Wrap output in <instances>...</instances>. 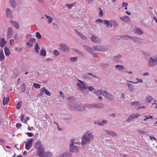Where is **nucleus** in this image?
I'll return each instance as SVG.
<instances>
[{"mask_svg": "<svg viewBox=\"0 0 157 157\" xmlns=\"http://www.w3.org/2000/svg\"><path fill=\"white\" fill-rule=\"evenodd\" d=\"M94 138V136L92 132L90 130L86 131L82 137V145L84 146L87 144H89Z\"/></svg>", "mask_w": 157, "mask_h": 157, "instance_id": "f257e3e1", "label": "nucleus"}, {"mask_svg": "<svg viewBox=\"0 0 157 157\" xmlns=\"http://www.w3.org/2000/svg\"><path fill=\"white\" fill-rule=\"evenodd\" d=\"M107 121L106 120H103L101 122L95 121L94 123L95 124L99 125L101 126H103L107 123Z\"/></svg>", "mask_w": 157, "mask_h": 157, "instance_id": "dca6fc26", "label": "nucleus"}, {"mask_svg": "<svg viewBox=\"0 0 157 157\" xmlns=\"http://www.w3.org/2000/svg\"><path fill=\"white\" fill-rule=\"evenodd\" d=\"M115 68L117 70L123 72H124L123 71L125 69V67L123 65L120 64H117L115 66Z\"/></svg>", "mask_w": 157, "mask_h": 157, "instance_id": "2eb2a0df", "label": "nucleus"}, {"mask_svg": "<svg viewBox=\"0 0 157 157\" xmlns=\"http://www.w3.org/2000/svg\"><path fill=\"white\" fill-rule=\"evenodd\" d=\"M4 51L5 55L6 56H9L10 54L9 49L6 47L4 48Z\"/></svg>", "mask_w": 157, "mask_h": 157, "instance_id": "f704fd0d", "label": "nucleus"}, {"mask_svg": "<svg viewBox=\"0 0 157 157\" xmlns=\"http://www.w3.org/2000/svg\"><path fill=\"white\" fill-rule=\"evenodd\" d=\"M33 85L34 87L37 89L40 88L41 87L40 85L38 83H34Z\"/></svg>", "mask_w": 157, "mask_h": 157, "instance_id": "09e8293b", "label": "nucleus"}, {"mask_svg": "<svg viewBox=\"0 0 157 157\" xmlns=\"http://www.w3.org/2000/svg\"><path fill=\"white\" fill-rule=\"evenodd\" d=\"M131 105H134L136 106H139L141 105V103L139 102L134 101L130 103Z\"/></svg>", "mask_w": 157, "mask_h": 157, "instance_id": "2f4dec72", "label": "nucleus"}, {"mask_svg": "<svg viewBox=\"0 0 157 157\" xmlns=\"http://www.w3.org/2000/svg\"><path fill=\"white\" fill-rule=\"evenodd\" d=\"M149 138L152 141L153 140H154L155 141L156 140V138L155 137L150 136Z\"/></svg>", "mask_w": 157, "mask_h": 157, "instance_id": "e2e57ef3", "label": "nucleus"}, {"mask_svg": "<svg viewBox=\"0 0 157 157\" xmlns=\"http://www.w3.org/2000/svg\"><path fill=\"white\" fill-rule=\"evenodd\" d=\"M86 104L84 105L83 106H82L81 105V107L80 109V111H85L86 110Z\"/></svg>", "mask_w": 157, "mask_h": 157, "instance_id": "de8ad7c7", "label": "nucleus"}, {"mask_svg": "<svg viewBox=\"0 0 157 157\" xmlns=\"http://www.w3.org/2000/svg\"><path fill=\"white\" fill-rule=\"evenodd\" d=\"M94 105L95 108L98 109L102 108L104 106V104L101 103L94 104Z\"/></svg>", "mask_w": 157, "mask_h": 157, "instance_id": "393cba45", "label": "nucleus"}, {"mask_svg": "<svg viewBox=\"0 0 157 157\" xmlns=\"http://www.w3.org/2000/svg\"><path fill=\"white\" fill-rule=\"evenodd\" d=\"M84 47L85 49L88 52L90 53H92V50H93L92 48H89L88 46H84Z\"/></svg>", "mask_w": 157, "mask_h": 157, "instance_id": "ea45409f", "label": "nucleus"}, {"mask_svg": "<svg viewBox=\"0 0 157 157\" xmlns=\"http://www.w3.org/2000/svg\"><path fill=\"white\" fill-rule=\"evenodd\" d=\"M10 3L11 6L13 7L16 6V3L14 0H10Z\"/></svg>", "mask_w": 157, "mask_h": 157, "instance_id": "3c124183", "label": "nucleus"}, {"mask_svg": "<svg viewBox=\"0 0 157 157\" xmlns=\"http://www.w3.org/2000/svg\"><path fill=\"white\" fill-rule=\"evenodd\" d=\"M52 154L49 151H47L44 152L43 156L41 157H52Z\"/></svg>", "mask_w": 157, "mask_h": 157, "instance_id": "c85d7f7f", "label": "nucleus"}, {"mask_svg": "<svg viewBox=\"0 0 157 157\" xmlns=\"http://www.w3.org/2000/svg\"><path fill=\"white\" fill-rule=\"evenodd\" d=\"M136 80H137V81L136 82H132V81H128V80H127L126 81L127 82H131V83H134V84H137V83H139V82H143V80L141 79H139L138 78H136Z\"/></svg>", "mask_w": 157, "mask_h": 157, "instance_id": "4c0bfd02", "label": "nucleus"}, {"mask_svg": "<svg viewBox=\"0 0 157 157\" xmlns=\"http://www.w3.org/2000/svg\"><path fill=\"white\" fill-rule=\"evenodd\" d=\"M41 90L44 92L47 95L49 96L50 95V92L48 90H47L45 88H41Z\"/></svg>", "mask_w": 157, "mask_h": 157, "instance_id": "58836bf2", "label": "nucleus"}, {"mask_svg": "<svg viewBox=\"0 0 157 157\" xmlns=\"http://www.w3.org/2000/svg\"><path fill=\"white\" fill-rule=\"evenodd\" d=\"M16 127L18 128H20L21 127V124L20 123H17L16 124Z\"/></svg>", "mask_w": 157, "mask_h": 157, "instance_id": "680f3d73", "label": "nucleus"}, {"mask_svg": "<svg viewBox=\"0 0 157 157\" xmlns=\"http://www.w3.org/2000/svg\"><path fill=\"white\" fill-rule=\"evenodd\" d=\"M157 64V57L154 56L150 57L148 65L150 67H153Z\"/></svg>", "mask_w": 157, "mask_h": 157, "instance_id": "423d86ee", "label": "nucleus"}, {"mask_svg": "<svg viewBox=\"0 0 157 157\" xmlns=\"http://www.w3.org/2000/svg\"><path fill=\"white\" fill-rule=\"evenodd\" d=\"M40 54L41 56H45L46 55V51L44 49H42L40 52Z\"/></svg>", "mask_w": 157, "mask_h": 157, "instance_id": "37998d69", "label": "nucleus"}, {"mask_svg": "<svg viewBox=\"0 0 157 157\" xmlns=\"http://www.w3.org/2000/svg\"><path fill=\"white\" fill-rule=\"evenodd\" d=\"M37 152V154H39V156L40 157H42L45 152L44 148L38 149Z\"/></svg>", "mask_w": 157, "mask_h": 157, "instance_id": "a211bd4d", "label": "nucleus"}, {"mask_svg": "<svg viewBox=\"0 0 157 157\" xmlns=\"http://www.w3.org/2000/svg\"><path fill=\"white\" fill-rule=\"evenodd\" d=\"M96 22H98L99 23H101V22H103V21L101 19H98L96 20Z\"/></svg>", "mask_w": 157, "mask_h": 157, "instance_id": "69168bd1", "label": "nucleus"}, {"mask_svg": "<svg viewBox=\"0 0 157 157\" xmlns=\"http://www.w3.org/2000/svg\"><path fill=\"white\" fill-rule=\"evenodd\" d=\"M103 96L110 101L113 100V95L112 94L108 92L105 90H103Z\"/></svg>", "mask_w": 157, "mask_h": 157, "instance_id": "0eeeda50", "label": "nucleus"}, {"mask_svg": "<svg viewBox=\"0 0 157 157\" xmlns=\"http://www.w3.org/2000/svg\"><path fill=\"white\" fill-rule=\"evenodd\" d=\"M109 135L112 137H116L117 135V133L114 131H110Z\"/></svg>", "mask_w": 157, "mask_h": 157, "instance_id": "c03bdc74", "label": "nucleus"}, {"mask_svg": "<svg viewBox=\"0 0 157 157\" xmlns=\"http://www.w3.org/2000/svg\"><path fill=\"white\" fill-rule=\"evenodd\" d=\"M133 31L135 33L138 35H140L143 33V31L142 29L139 28L135 29Z\"/></svg>", "mask_w": 157, "mask_h": 157, "instance_id": "aec40b11", "label": "nucleus"}, {"mask_svg": "<svg viewBox=\"0 0 157 157\" xmlns=\"http://www.w3.org/2000/svg\"><path fill=\"white\" fill-rule=\"evenodd\" d=\"M94 93L97 95H100L102 94L103 95V91L101 90H97L94 91Z\"/></svg>", "mask_w": 157, "mask_h": 157, "instance_id": "e433bc0d", "label": "nucleus"}, {"mask_svg": "<svg viewBox=\"0 0 157 157\" xmlns=\"http://www.w3.org/2000/svg\"><path fill=\"white\" fill-rule=\"evenodd\" d=\"M98 9L100 11L99 13V15L100 16H102L103 15V11L101 10V8H98Z\"/></svg>", "mask_w": 157, "mask_h": 157, "instance_id": "4d7b16f0", "label": "nucleus"}, {"mask_svg": "<svg viewBox=\"0 0 157 157\" xmlns=\"http://www.w3.org/2000/svg\"><path fill=\"white\" fill-rule=\"evenodd\" d=\"M138 132V133L139 134H143V135H145L146 133H147V132L144 131V130H137Z\"/></svg>", "mask_w": 157, "mask_h": 157, "instance_id": "a18cd8bd", "label": "nucleus"}, {"mask_svg": "<svg viewBox=\"0 0 157 157\" xmlns=\"http://www.w3.org/2000/svg\"><path fill=\"white\" fill-rule=\"evenodd\" d=\"M120 19L125 22H129L130 21L129 17L127 16H125L123 17H120Z\"/></svg>", "mask_w": 157, "mask_h": 157, "instance_id": "412c9836", "label": "nucleus"}, {"mask_svg": "<svg viewBox=\"0 0 157 157\" xmlns=\"http://www.w3.org/2000/svg\"><path fill=\"white\" fill-rule=\"evenodd\" d=\"M81 107V104H77L73 106V109H75L78 110V111H80V109Z\"/></svg>", "mask_w": 157, "mask_h": 157, "instance_id": "a19ab883", "label": "nucleus"}, {"mask_svg": "<svg viewBox=\"0 0 157 157\" xmlns=\"http://www.w3.org/2000/svg\"><path fill=\"white\" fill-rule=\"evenodd\" d=\"M70 60L72 62H75L78 59L77 57H71L70 58Z\"/></svg>", "mask_w": 157, "mask_h": 157, "instance_id": "603ef678", "label": "nucleus"}, {"mask_svg": "<svg viewBox=\"0 0 157 157\" xmlns=\"http://www.w3.org/2000/svg\"><path fill=\"white\" fill-rule=\"evenodd\" d=\"M93 50L98 52H105L108 50V48L106 46L98 45L93 46L92 48Z\"/></svg>", "mask_w": 157, "mask_h": 157, "instance_id": "39448f33", "label": "nucleus"}, {"mask_svg": "<svg viewBox=\"0 0 157 157\" xmlns=\"http://www.w3.org/2000/svg\"><path fill=\"white\" fill-rule=\"evenodd\" d=\"M34 49L35 51L37 52H38L40 50V48L38 45V43H36L35 45L34 46Z\"/></svg>", "mask_w": 157, "mask_h": 157, "instance_id": "79ce46f5", "label": "nucleus"}, {"mask_svg": "<svg viewBox=\"0 0 157 157\" xmlns=\"http://www.w3.org/2000/svg\"><path fill=\"white\" fill-rule=\"evenodd\" d=\"M127 86L129 90L130 91H132L134 89V86L132 84L127 83Z\"/></svg>", "mask_w": 157, "mask_h": 157, "instance_id": "5701e85b", "label": "nucleus"}, {"mask_svg": "<svg viewBox=\"0 0 157 157\" xmlns=\"http://www.w3.org/2000/svg\"><path fill=\"white\" fill-rule=\"evenodd\" d=\"M59 157H71V155L69 153H65L61 154Z\"/></svg>", "mask_w": 157, "mask_h": 157, "instance_id": "7c9ffc66", "label": "nucleus"}, {"mask_svg": "<svg viewBox=\"0 0 157 157\" xmlns=\"http://www.w3.org/2000/svg\"><path fill=\"white\" fill-rule=\"evenodd\" d=\"M13 34V31L11 28L9 27L8 29V34L7 37L9 38H11Z\"/></svg>", "mask_w": 157, "mask_h": 157, "instance_id": "6ab92c4d", "label": "nucleus"}, {"mask_svg": "<svg viewBox=\"0 0 157 157\" xmlns=\"http://www.w3.org/2000/svg\"><path fill=\"white\" fill-rule=\"evenodd\" d=\"M33 139H30L26 143L25 146V148L28 150L32 147L33 141Z\"/></svg>", "mask_w": 157, "mask_h": 157, "instance_id": "1a4fd4ad", "label": "nucleus"}, {"mask_svg": "<svg viewBox=\"0 0 157 157\" xmlns=\"http://www.w3.org/2000/svg\"><path fill=\"white\" fill-rule=\"evenodd\" d=\"M86 108H88L89 109H91L93 108H95L94 104H86Z\"/></svg>", "mask_w": 157, "mask_h": 157, "instance_id": "c9c22d12", "label": "nucleus"}, {"mask_svg": "<svg viewBox=\"0 0 157 157\" xmlns=\"http://www.w3.org/2000/svg\"><path fill=\"white\" fill-rule=\"evenodd\" d=\"M45 16L48 19V22L49 24L51 23L53 21V18L50 16L47 15H45Z\"/></svg>", "mask_w": 157, "mask_h": 157, "instance_id": "473e14b6", "label": "nucleus"}, {"mask_svg": "<svg viewBox=\"0 0 157 157\" xmlns=\"http://www.w3.org/2000/svg\"><path fill=\"white\" fill-rule=\"evenodd\" d=\"M26 134L28 135L29 137H31L33 136H34V134L31 132H27L26 133Z\"/></svg>", "mask_w": 157, "mask_h": 157, "instance_id": "052dcab7", "label": "nucleus"}, {"mask_svg": "<svg viewBox=\"0 0 157 157\" xmlns=\"http://www.w3.org/2000/svg\"><path fill=\"white\" fill-rule=\"evenodd\" d=\"M10 23L11 24L14 26L17 29H19V25L17 22L13 21H11Z\"/></svg>", "mask_w": 157, "mask_h": 157, "instance_id": "bb28decb", "label": "nucleus"}, {"mask_svg": "<svg viewBox=\"0 0 157 157\" xmlns=\"http://www.w3.org/2000/svg\"><path fill=\"white\" fill-rule=\"evenodd\" d=\"M75 140L74 139H72L70 140V150L72 152H77L78 151V148L77 146L75 145L74 144H78V143L76 142L75 143Z\"/></svg>", "mask_w": 157, "mask_h": 157, "instance_id": "f03ea898", "label": "nucleus"}, {"mask_svg": "<svg viewBox=\"0 0 157 157\" xmlns=\"http://www.w3.org/2000/svg\"><path fill=\"white\" fill-rule=\"evenodd\" d=\"M121 58V55L119 54L117 56H115L113 58V59L115 62H117L120 61Z\"/></svg>", "mask_w": 157, "mask_h": 157, "instance_id": "cd10ccee", "label": "nucleus"}, {"mask_svg": "<svg viewBox=\"0 0 157 157\" xmlns=\"http://www.w3.org/2000/svg\"><path fill=\"white\" fill-rule=\"evenodd\" d=\"M90 53L92 55L93 57H94V58H98V55H97V54L94 53L92 51V53Z\"/></svg>", "mask_w": 157, "mask_h": 157, "instance_id": "bf43d9fd", "label": "nucleus"}, {"mask_svg": "<svg viewBox=\"0 0 157 157\" xmlns=\"http://www.w3.org/2000/svg\"><path fill=\"white\" fill-rule=\"evenodd\" d=\"M93 75L91 73H87L82 76V78L84 79L91 80L93 78Z\"/></svg>", "mask_w": 157, "mask_h": 157, "instance_id": "4468645a", "label": "nucleus"}, {"mask_svg": "<svg viewBox=\"0 0 157 157\" xmlns=\"http://www.w3.org/2000/svg\"><path fill=\"white\" fill-rule=\"evenodd\" d=\"M36 40L34 38H31L30 39L29 41L26 43V44L29 47L32 48L33 46V43L35 42Z\"/></svg>", "mask_w": 157, "mask_h": 157, "instance_id": "f8f14e48", "label": "nucleus"}, {"mask_svg": "<svg viewBox=\"0 0 157 157\" xmlns=\"http://www.w3.org/2000/svg\"><path fill=\"white\" fill-rule=\"evenodd\" d=\"M60 96L64 98V96L63 92L62 91H60L59 93Z\"/></svg>", "mask_w": 157, "mask_h": 157, "instance_id": "774afa93", "label": "nucleus"}, {"mask_svg": "<svg viewBox=\"0 0 157 157\" xmlns=\"http://www.w3.org/2000/svg\"><path fill=\"white\" fill-rule=\"evenodd\" d=\"M132 36H128V35H124L123 36L122 38L124 39L128 40V39H132Z\"/></svg>", "mask_w": 157, "mask_h": 157, "instance_id": "49530a36", "label": "nucleus"}, {"mask_svg": "<svg viewBox=\"0 0 157 157\" xmlns=\"http://www.w3.org/2000/svg\"><path fill=\"white\" fill-rule=\"evenodd\" d=\"M145 101L146 103H147L151 102L153 101L155 102H156V100L150 96H148L146 97L145 98Z\"/></svg>", "mask_w": 157, "mask_h": 157, "instance_id": "9d476101", "label": "nucleus"}, {"mask_svg": "<svg viewBox=\"0 0 157 157\" xmlns=\"http://www.w3.org/2000/svg\"><path fill=\"white\" fill-rule=\"evenodd\" d=\"M6 16L7 17L11 18L12 17L11 10L9 8H7L6 10Z\"/></svg>", "mask_w": 157, "mask_h": 157, "instance_id": "b1692460", "label": "nucleus"}, {"mask_svg": "<svg viewBox=\"0 0 157 157\" xmlns=\"http://www.w3.org/2000/svg\"><path fill=\"white\" fill-rule=\"evenodd\" d=\"M91 40L95 43H98L101 42V39L95 35H93L91 38Z\"/></svg>", "mask_w": 157, "mask_h": 157, "instance_id": "9b49d317", "label": "nucleus"}, {"mask_svg": "<svg viewBox=\"0 0 157 157\" xmlns=\"http://www.w3.org/2000/svg\"><path fill=\"white\" fill-rule=\"evenodd\" d=\"M153 117L152 116H150L149 115L144 116V117H146V119H151L153 118Z\"/></svg>", "mask_w": 157, "mask_h": 157, "instance_id": "5fc2aeb1", "label": "nucleus"}, {"mask_svg": "<svg viewBox=\"0 0 157 157\" xmlns=\"http://www.w3.org/2000/svg\"><path fill=\"white\" fill-rule=\"evenodd\" d=\"M36 37L38 39H40L41 38V36L40 33L38 32H36Z\"/></svg>", "mask_w": 157, "mask_h": 157, "instance_id": "864d4df0", "label": "nucleus"}, {"mask_svg": "<svg viewBox=\"0 0 157 157\" xmlns=\"http://www.w3.org/2000/svg\"><path fill=\"white\" fill-rule=\"evenodd\" d=\"M75 31L76 33L83 40H85L86 39V37L83 35V34L79 32L76 30H75Z\"/></svg>", "mask_w": 157, "mask_h": 157, "instance_id": "a878e982", "label": "nucleus"}, {"mask_svg": "<svg viewBox=\"0 0 157 157\" xmlns=\"http://www.w3.org/2000/svg\"><path fill=\"white\" fill-rule=\"evenodd\" d=\"M60 49L62 51L67 52H69L70 47L64 44H60Z\"/></svg>", "mask_w": 157, "mask_h": 157, "instance_id": "6e6552de", "label": "nucleus"}, {"mask_svg": "<svg viewBox=\"0 0 157 157\" xmlns=\"http://www.w3.org/2000/svg\"><path fill=\"white\" fill-rule=\"evenodd\" d=\"M103 22H104V24L106 25V26L107 27H110L111 28L112 27L113 25L116 26L118 25L117 21L115 20H110V21H108L107 20H104L103 21Z\"/></svg>", "mask_w": 157, "mask_h": 157, "instance_id": "20e7f679", "label": "nucleus"}, {"mask_svg": "<svg viewBox=\"0 0 157 157\" xmlns=\"http://www.w3.org/2000/svg\"><path fill=\"white\" fill-rule=\"evenodd\" d=\"M87 88H88L89 90H90L91 91H92L94 89V88H93V87L91 86H89L88 87H87Z\"/></svg>", "mask_w": 157, "mask_h": 157, "instance_id": "13d9d810", "label": "nucleus"}, {"mask_svg": "<svg viewBox=\"0 0 157 157\" xmlns=\"http://www.w3.org/2000/svg\"><path fill=\"white\" fill-rule=\"evenodd\" d=\"M78 80L79 82L77 83V87L82 93H83L84 90L87 88L86 85L79 79H78Z\"/></svg>", "mask_w": 157, "mask_h": 157, "instance_id": "7ed1b4c3", "label": "nucleus"}, {"mask_svg": "<svg viewBox=\"0 0 157 157\" xmlns=\"http://www.w3.org/2000/svg\"><path fill=\"white\" fill-rule=\"evenodd\" d=\"M140 115L137 113H133L131 115L129 116L130 118H131L132 120L134 118H138L140 116Z\"/></svg>", "mask_w": 157, "mask_h": 157, "instance_id": "4be33fe9", "label": "nucleus"}, {"mask_svg": "<svg viewBox=\"0 0 157 157\" xmlns=\"http://www.w3.org/2000/svg\"><path fill=\"white\" fill-rule=\"evenodd\" d=\"M10 100L9 97H4L3 98V104L4 105L7 104Z\"/></svg>", "mask_w": 157, "mask_h": 157, "instance_id": "72a5a7b5", "label": "nucleus"}, {"mask_svg": "<svg viewBox=\"0 0 157 157\" xmlns=\"http://www.w3.org/2000/svg\"><path fill=\"white\" fill-rule=\"evenodd\" d=\"M54 54L55 55H56V56H58L59 55V52H58V51H57L56 50H55L54 51Z\"/></svg>", "mask_w": 157, "mask_h": 157, "instance_id": "338daca9", "label": "nucleus"}, {"mask_svg": "<svg viewBox=\"0 0 157 157\" xmlns=\"http://www.w3.org/2000/svg\"><path fill=\"white\" fill-rule=\"evenodd\" d=\"M21 107V102H19L17 104V109H19Z\"/></svg>", "mask_w": 157, "mask_h": 157, "instance_id": "6e6d98bb", "label": "nucleus"}, {"mask_svg": "<svg viewBox=\"0 0 157 157\" xmlns=\"http://www.w3.org/2000/svg\"><path fill=\"white\" fill-rule=\"evenodd\" d=\"M104 131L106 134L109 135L110 131H109L108 130H104Z\"/></svg>", "mask_w": 157, "mask_h": 157, "instance_id": "0e129e2a", "label": "nucleus"}, {"mask_svg": "<svg viewBox=\"0 0 157 157\" xmlns=\"http://www.w3.org/2000/svg\"><path fill=\"white\" fill-rule=\"evenodd\" d=\"M5 58V56L3 53V51L2 49L0 50V61L3 60Z\"/></svg>", "mask_w": 157, "mask_h": 157, "instance_id": "c756f323", "label": "nucleus"}, {"mask_svg": "<svg viewBox=\"0 0 157 157\" xmlns=\"http://www.w3.org/2000/svg\"><path fill=\"white\" fill-rule=\"evenodd\" d=\"M132 39L133 41L134 42L137 43H140L142 42L141 41V39L140 38L137 37H136L132 36Z\"/></svg>", "mask_w": 157, "mask_h": 157, "instance_id": "f3484780", "label": "nucleus"}, {"mask_svg": "<svg viewBox=\"0 0 157 157\" xmlns=\"http://www.w3.org/2000/svg\"><path fill=\"white\" fill-rule=\"evenodd\" d=\"M76 3V2H75L74 3H73L71 4H67L66 5V6L67 7H68V8L71 9L72 7L74 6Z\"/></svg>", "mask_w": 157, "mask_h": 157, "instance_id": "8fccbe9b", "label": "nucleus"}, {"mask_svg": "<svg viewBox=\"0 0 157 157\" xmlns=\"http://www.w3.org/2000/svg\"><path fill=\"white\" fill-rule=\"evenodd\" d=\"M34 147L37 150L43 148L42 147V145L41 142L40 140H37L36 141Z\"/></svg>", "mask_w": 157, "mask_h": 157, "instance_id": "ddd939ff", "label": "nucleus"}]
</instances>
